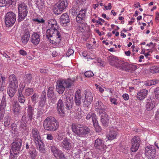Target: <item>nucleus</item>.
Segmentation results:
<instances>
[{"label": "nucleus", "instance_id": "39448f33", "mask_svg": "<svg viewBox=\"0 0 159 159\" xmlns=\"http://www.w3.org/2000/svg\"><path fill=\"white\" fill-rule=\"evenodd\" d=\"M22 143V140L19 138L16 139L15 141L12 143L11 149L10 152L11 157L13 156L14 158L19 153Z\"/></svg>", "mask_w": 159, "mask_h": 159}, {"label": "nucleus", "instance_id": "393cba45", "mask_svg": "<svg viewBox=\"0 0 159 159\" xmlns=\"http://www.w3.org/2000/svg\"><path fill=\"white\" fill-rule=\"evenodd\" d=\"M63 148L66 150H70L72 146L71 140L67 138H65L61 143Z\"/></svg>", "mask_w": 159, "mask_h": 159}, {"label": "nucleus", "instance_id": "a211bd4d", "mask_svg": "<svg viewBox=\"0 0 159 159\" xmlns=\"http://www.w3.org/2000/svg\"><path fill=\"white\" fill-rule=\"evenodd\" d=\"M30 37V32L28 30H25L21 34L20 39L21 42L24 44L28 42Z\"/></svg>", "mask_w": 159, "mask_h": 159}, {"label": "nucleus", "instance_id": "f257e3e1", "mask_svg": "<svg viewBox=\"0 0 159 159\" xmlns=\"http://www.w3.org/2000/svg\"><path fill=\"white\" fill-rule=\"evenodd\" d=\"M48 29L46 32V37L50 42L57 46H59L62 38V33L55 20L51 19L48 21Z\"/></svg>", "mask_w": 159, "mask_h": 159}, {"label": "nucleus", "instance_id": "f8f14e48", "mask_svg": "<svg viewBox=\"0 0 159 159\" xmlns=\"http://www.w3.org/2000/svg\"><path fill=\"white\" fill-rule=\"evenodd\" d=\"M86 16H83L81 15L80 16L78 15H77L76 20V22L80 24V25L79 26V30L81 32H82L83 30H84L86 29V27L87 25V24L85 22V19Z\"/></svg>", "mask_w": 159, "mask_h": 159}, {"label": "nucleus", "instance_id": "1a4fd4ad", "mask_svg": "<svg viewBox=\"0 0 159 159\" xmlns=\"http://www.w3.org/2000/svg\"><path fill=\"white\" fill-rule=\"evenodd\" d=\"M94 148L97 149L96 154L103 152H105L106 146L104 143V141L100 138H98L95 140L94 145Z\"/></svg>", "mask_w": 159, "mask_h": 159}, {"label": "nucleus", "instance_id": "052dcab7", "mask_svg": "<svg viewBox=\"0 0 159 159\" xmlns=\"http://www.w3.org/2000/svg\"><path fill=\"white\" fill-rule=\"evenodd\" d=\"M5 110L4 109H0V120H2L3 118Z\"/></svg>", "mask_w": 159, "mask_h": 159}, {"label": "nucleus", "instance_id": "9b49d317", "mask_svg": "<svg viewBox=\"0 0 159 159\" xmlns=\"http://www.w3.org/2000/svg\"><path fill=\"white\" fill-rule=\"evenodd\" d=\"M146 156L149 159H153L156 155V149L154 146L150 145L147 146L145 150Z\"/></svg>", "mask_w": 159, "mask_h": 159}, {"label": "nucleus", "instance_id": "c85d7f7f", "mask_svg": "<svg viewBox=\"0 0 159 159\" xmlns=\"http://www.w3.org/2000/svg\"><path fill=\"white\" fill-rule=\"evenodd\" d=\"M6 77L2 74H0V93H2L4 87H5V83H6Z\"/></svg>", "mask_w": 159, "mask_h": 159}, {"label": "nucleus", "instance_id": "9d476101", "mask_svg": "<svg viewBox=\"0 0 159 159\" xmlns=\"http://www.w3.org/2000/svg\"><path fill=\"white\" fill-rule=\"evenodd\" d=\"M84 95L85 99L83 103V106L85 107H88L93 100V94L89 90H86L84 91Z\"/></svg>", "mask_w": 159, "mask_h": 159}, {"label": "nucleus", "instance_id": "6ab92c4d", "mask_svg": "<svg viewBox=\"0 0 159 159\" xmlns=\"http://www.w3.org/2000/svg\"><path fill=\"white\" fill-rule=\"evenodd\" d=\"M57 112L61 116L65 115V108L63 102L61 99L59 100L57 104Z\"/></svg>", "mask_w": 159, "mask_h": 159}, {"label": "nucleus", "instance_id": "4468645a", "mask_svg": "<svg viewBox=\"0 0 159 159\" xmlns=\"http://www.w3.org/2000/svg\"><path fill=\"white\" fill-rule=\"evenodd\" d=\"M95 109L99 115L106 113V111L107 109L106 106L101 101H98L97 102L96 104Z\"/></svg>", "mask_w": 159, "mask_h": 159}, {"label": "nucleus", "instance_id": "603ef678", "mask_svg": "<svg viewBox=\"0 0 159 159\" xmlns=\"http://www.w3.org/2000/svg\"><path fill=\"white\" fill-rule=\"evenodd\" d=\"M51 150L54 155H55V153H56L59 150L54 145L51 146Z\"/></svg>", "mask_w": 159, "mask_h": 159}, {"label": "nucleus", "instance_id": "423d86ee", "mask_svg": "<svg viewBox=\"0 0 159 159\" xmlns=\"http://www.w3.org/2000/svg\"><path fill=\"white\" fill-rule=\"evenodd\" d=\"M18 20L19 21H21L27 16L28 11L27 5L24 2H21L18 5Z\"/></svg>", "mask_w": 159, "mask_h": 159}, {"label": "nucleus", "instance_id": "a18cd8bd", "mask_svg": "<svg viewBox=\"0 0 159 159\" xmlns=\"http://www.w3.org/2000/svg\"><path fill=\"white\" fill-rule=\"evenodd\" d=\"M53 88L52 87H49L48 89L47 96L49 98H52L54 95Z\"/></svg>", "mask_w": 159, "mask_h": 159}, {"label": "nucleus", "instance_id": "dca6fc26", "mask_svg": "<svg viewBox=\"0 0 159 159\" xmlns=\"http://www.w3.org/2000/svg\"><path fill=\"white\" fill-rule=\"evenodd\" d=\"M25 87V85L23 84L19 87L17 93V98L18 101L21 103H24L25 100V97L23 94L22 92Z\"/></svg>", "mask_w": 159, "mask_h": 159}, {"label": "nucleus", "instance_id": "338daca9", "mask_svg": "<svg viewBox=\"0 0 159 159\" xmlns=\"http://www.w3.org/2000/svg\"><path fill=\"white\" fill-rule=\"evenodd\" d=\"M122 97L125 100H128L129 98V97L128 94L127 93H125L122 95Z\"/></svg>", "mask_w": 159, "mask_h": 159}, {"label": "nucleus", "instance_id": "2eb2a0df", "mask_svg": "<svg viewBox=\"0 0 159 159\" xmlns=\"http://www.w3.org/2000/svg\"><path fill=\"white\" fill-rule=\"evenodd\" d=\"M91 118H92L94 126L96 128L98 129V130L100 131L101 128L98 125V122L97 119V117L95 113L90 112L87 115L86 117V119L87 120H89Z\"/></svg>", "mask_w": 159, "mask_h": 159}, {"label": "nucleus", "instance_id": "bb28decb", "mask_svg": "<svg viewBox=\"0 0 159 159\" xmlns=\"http://www.w3.org/2000/svg\"><path fill=\"white\" fill-rule=\"evenodd\" d=\"M9 85L18 86V81L14 74L10 75L9 77Z\"/></svg>", "mask_w": 159, "mask_h": 159}, {"label": "nucleus", "instance_id": "c9c22d12", "mask_svg": "<svg viewBox=\"0 0 159 159\" xmlns=\"http://www.w3.org/2000/svg\"><path fill=\"white\" fill-rule=\"evenodd\" d=\"M31 80L32 77L31 75L30 74H28L25 75L24 76L23 80L21 82L20 86L22 84H25H25H29L31 81Z\"/></svg>", "mask_w": 159, "mask_h": 159}, {"label": "nucleus", "instance_id": "864d4df0", "mask_svg": "<svg viewBox=\"0 0 159 159\" xmlns=\"http://www.w3.org/2000/svg\"><path fill=\"white\" fill-rule=\"evenodd\" d=\"M84 75L86 77H90L93 76L94 75V74L91 71L89 70L85 72Z\"/></svg>", "mask_w": 159, "mask_h": 159}, {"label": "nucleus", "instance_id": "bf43d9fd", "mask_svg": "<svg viewBox=\"0 0 159 159\" xmlns=\"http://www.w3.org/2000/svg\"><path fill=\"white\" fill-rule=\"evenodd\" d=\"M95 86L96 87V89H98V91L101 93L103 92L104 90L100 86L98 85L97 84H95Z\"/></svg>", "mask_w": 159, "mask_h": 159}, {"label": "nucleus", "instance_id": "49530a36", "mask_svg": "<svg viewBox=\"0 0 159 159\" xmlns=\"http://www.w3.org/2000/svg\"><path fill=\"white\" fill-rule=\"evenodd\" d=\"M10 117L8 115L6 116L4 118V125L5 127L8 126L10 124Z\"/></svg>", "mask_w": 159, "mask_h": 159}, {"label": "nucleus", "instance_id": "a878e982", "mask_svg": "<svg viewBox=\"0 0 159 159\" xmlns=\"http://www.w3.org/2000/svg\"><path fill=\"white\" fill-rule=\"evenodd\" d=\"M101 116V121L103 126L106 127L109 122L110 117L106 113L100 115Z\"/></svg>", "mask_w": 159, "mask_h": 159}, {"label": "nucleus", "instance_id": "2f4dec72", "mask_svg": "<svg viewBox=\"0 0 159 159\" xmlns=\"http://www.w3.org/2000/svg\"><path fill=\"white\" fill-rule=\"evenodd\" d=\"M18 86H11L8 85L7 89V93L11 97H13L15 94Z\"/></svg>", "mask_w": 159, "mask_h": 159}, {"label": "nucleus", "instance_id": "cd10ccee", "mask_svg": "<svg viewBox=\"0 0 159 159\" xmlns=\"http://www.w3.org/2000/svg\"><path fill=\"white\" fill-rule=\"evenodd\" d=\"M12 110L15 115L17 116L20 113L21 111V106L16 101H14L13 103Z\"/></svg>", "mask_w": 159, "mask_h": 159}, {"label": "nucleus", "instance_id": "6e6552de", "mask_svg": "<svg viewBox=\"0 0 159 159\" xmlns=\"http://www.w3.org/2000/svg\"><path fill=\"white\" fill-rule=\"evenodd\" d=\"M15 14L12 12H8L6 15L5 21L7 27L12 26L15 23L16 20Z\"/></svg>", "mask_w": 159, "mask_h": 159}, {"label": "nucleus", "instance_id": "8fccbe9b", "mask_svg": "<svg viewBox=\"0 0 159 159\" xmlns=\"http://www.w3.org/2000/svg\"><path fill=\"white\" fill-rule=\"evenodd\" d=\"M87 12V9L85 8L81 9L79 12L78 14L77 15L79 16L80 15L82 16H86V13Z\"/></svg>", "mask_w": 159, "mask_h": 159}, {"label": "nucleus", "instance_id": "4be33fe9", "mask_svg": "<svg viewBox=\"0 0 159 159\" xmlns=\"http://www.w3.org/2000/svg\"><path fill=\"white\" fill-rule=\"evenodd\" d=\"M117 129L115 127H113L111 128L110 131L107 137L108 140H111L115 139L118 134Z\"/></svg>", "mask_w": 159, "mask_h": 159}, {"label": "nucleus", "instance_id": "680f3d73", "mask_svg": "<svg viewBox=\"0 0 159 159\" xmlns=\"http://www.w3.org/2000/svg\"><path fill=\"white\" fill-rule=\"evenodd\" d=\"M11 129L15 132L17 131L16 125V124L13 123L11 125Z\"/></svg>", "mask_w": 159, "mask_h": 159}, {"label": "nucleus", "instance_id": "79ce46f5", "mask_svg": "<svg viewBox=\"0 0 159 159\" xmlns=\"http://www.w3.org/2000/svg\"><path fill=\"white\" fill-rule=\"evenodd\" d=\"M158 82L159 80H148L145 82V84L147 86H150L156 84Z\"/></svg>", "mask_w": 159, "mask_h": 159}, {"label": "nucleus", "instance_id": "b1692460", "mask_svg": "<svg viewBox=\"0 0 159 159\" xmlns=\"http://www.w3.org/2000/svg\"><path fill=\"white\" fill-rule=\"evenodd\" d=\"M81 90L78 89L77 90L75 96V102L77 106H79L81 103V99L82 97L81 93Z\"/></svg>", "mask_w": 159, "mask_h": 159}, {"label": "nucleus", "instance_id": "e433bc0d", "mask_svg": "<svg viewBox=\"0 0 159 159\" xmlns=\"http://www.w3.org/2000/svg\"><path fill=\"white\" fill-rule=\"evenodd\" d=\"M109 63L111 66L116 67L119 59L116 57L114 56H110L108 58Z\"/></svg>", "mask_w": 159, "mask_h": 159}, {"label": "nucleus", "instance_id": "4c0bfd02", "mask_svg": "<svg viewBox=\"0 0 159 159\" xmlns=\"http://www.w3.org/2000/svg\"><path fill=\"white\" fill-rule=\"evenodd\" d=\"M46 92L45 90L42 92L41 99L39 103V106L41 107H43L46 102Z\"/></svg>", "mask_w": 159, "mask_h": 159}, {"label": "nucleus", "instance_id": "58836bf2", "mask_svg": "<svg viewBox=\"0 0 159 159\" xmlns=\"http://www.w3.org/2000/svg\"><path fill=\"white\" fill-rule=\"evenodd\" d=\"M35 6L39 10H42L44 7V0H36Z\"/></svg>", "mask_w": 159, "mask_h": 159}, {"label": "nucleus", "instance_id": "5fc2aeb1", "mask_svg": "<svg viewBox=\"0 0 159 159\" xmlns=\"http://www.w3.org/2000/svg\"><path fill=\"white\" fill-rule=\"evenodd\" d=\"M39 97V95L38 94L34 93L31 97L32 101L33 102H35Z\"/></svg>", "mask_w": 159, "mask_h": 159}, {"label": "nucleus", "instance_id": "473e14b6", "mask_svg": "<svg viewBox=\"0 0 159 159\" xmlns=\"http://www.w3.org/2000/svg\"><path fill=\"white\" fill-rule=\"evenodd\" d=\"M155 106V102L151 99L147 100V102L146 105V109L148 111L152 110Z\"/></svg>", "mask_w": 159, "mask_h": 159}, {"label": "nucleus", "instance_id": "3c124183", "mask_svg": "<svg viewBox=\"0 0 159 159\" xmlns=\"http://www.w3.org/2000/svg\"><path fill=\"white\" fill-rule=\"evenodd\" d=\"M150 71L153 73L158 72L159 71V67L157 66H152L150 69Z\"/></svg>", "mask_w": 159, "mask_h": 159}, {"label": "nucleus", "instance_id": "c756f323", "mask_svg": "<svg viewBox=\"0 0 159 159\" xmlns=\"http://www.w3.org/2000/svg\"><path fill=\"white\" fill-rule=\"evenodd\" d=\"M66 88H69L73 85L75 81V79H67L61 80Z\"/></svg>", "mask_w": 159, "mask_h": 159}, {"label": "nucleus", "instance_id": "de8ad7c7", "mask_svg": "<svg viewBox=\"0 0 159 159\" xmlns=\"http://www.w3.org/2000/svg\"><path fill=\"white\" fill-rule=\"evenodd\" d=\"M29 154L32 159H34L37 155L36 150L34 148H31L29 151Z\"/></svg>", "mask_w": 159, "mask_h": 159}, {"label": "nucleus", "instance_id": "20e7f679", "mask_svg": "<svg viewBox=\"0 0 159 159\" xmlns=\"http://www.w3.org/2000/svg\"><path fill=\"white\" fill-rule=\"evenodd\" d=\"M43 125L45 130L54 131L58 128L59 124L54 117L50 116L47 117L44 120Z\"/></svg>", "mask_w": 159, "mask_h": 159}, {"label": "nucleus", "instance_id": "a19ab883", "mask_svg": "<svg viewBox=\"0 0 159 159\" xmlns=\"http://www.w3.org/2000/svg\"><path fill=\"white\" fill-rule=\"evenodd\" d=\"M54 157L58 159H65L64 155L63 153L60 150H59L54 155Z\"/></svg>", "mask_w": 159, "mask_h": 159}, {"label": "nucleus", "instance_id": "ddd939ff", "mask_svg": "<svg viewBox=\"0 0 159 159\" xmlns=\"http://www.w3.org/2000/svg\"><path fill=\"white\" fill-rule=\"evenodd\" d=\"M116 65V67L119 70L126 71H129L130 70L129 65L124 61L119 59Z\"/></svg>", "mask_w": 159, "mask_h": 159}, {"label": "nucleus", "instance_id": "f03ea898", "mask_svg": "<svg viewBox=\"0 0 159 159\" xmlns=\"http://www.w3.org/2000/svg\"><path fill=\"white\" fill-rule=\"evenodd\" d=\"M71 129L74 135H76L77 137H85L90 132L89 128L80 124H73Z\"/></svg>", "mask_w": 159, "mask_h": 159}, {"label": "nucleus", "instance_id": "4d7b16f0", "mask_svg": "<svg viewBox=\"0 0 159 159\" xmlns=\"http://www.w3.org/2000/svg\"><path fill=\"white\" fill-rule=\"evenodd\" d=\"M74 53V50L71 48H69L67 51V52L66 53V54L67 56L68 57L70 56L71 55L73 54Z\"/></svg>", "mask_w": 159, "mask_h": 159}, {"label": "nucleus", "instance_id": "e2e57ef3", "mask_svg": "<svg viewBox=\"0 0 159 159\" xmlns=\"http://www.w3.org/2000/svg\"><path fill=\"white\" fill-rule=\"evenodd\" d=\"M46 139L49 140H51L53 139V137L51 134H46Z\"/></svg>", "mask_w": 159, "mask_h": 159}, {"label": "nucleus", "instance_id": "f704fd0d", "mask_svg": "<svg viewBox=\"0 0 159 159\" xmlns=\"http://www.w3.org/2000/svg\"><path fill=\"white\" fill-rule=\"evenodd\" d=\"M148 93V90L145 89H142L138 93L137 97L140 100H143L146 97Z\"/></svg>", "mask_w": 159, "mask_h": 159}, {"label": "nucleus", "instance_id": "ea45409f", "mask_svg": "<svg viewBox=\"0 0 159 159\" xmlns=\"http://www.w3.org/2000/svg\"><path fill=\"white\" fill-rule=\"evenodd\" d=\"M12 4L11 0H0V7L5 6L8 7Z\"/></svg>", "mask_w": 159, "mask_h": 159}, {"label": "nucleus", "instance_id": "5701e85b", "mask_svg": "<svg viewBox=\"0 0 159 159\" xmlns=\"http://www.w3.org/2000/svg\"><path fill=\"white\" fill-rule=\"evenodd\" d=\"M56 87L57 92L60 94L63 93L66 88L61 80H58L57 81Z\"/></svg>", "mask_w": 159, "mask_h": 159}, {"label": "nucleus", "instance_id": "13d9d810", "mask_svg": "<svg viewBox=\"0 0 159 159\" xmlns=\"http://www.w3.org/2000/svg\"><path fill=\"white\" fill-rule=\"evenodd\" d=\"M155 96L156 98L159 100V87L157 88L155 90Z\"/></svg>", "mask_w": 159, "mask_h": 159}, {"label": "nucleus", "instance_id": "7c9ffc66", "mask_svg": "<svg viewBox=\"0 0 159 159\" xmlns=\"http://www.w3.org/2000/svg\"><path fill=\"white\" fill-rule=\"evenodd\" d=\"M66 100L65 102L66 108L68 110L71 109L73 106V100L70 98L66 96Z\"/></svg>", "mask_w": 159, "mask_h": 159}, {"label": "nucleus", "instance_id": "72a5a7b5", "mask_svg": "<svg viewBox=\"0 0 159 159\" xmlns=\"http://www.w3.org/2000/svg\"><path fill=\"white\" fill-rule=\"evenodd\" d=\"M34 107H32L30 105L28 106L27 109L28 120L31 121L32 120L33 116L34 114Z\"/></svg>", "mask_w": 159, "mask_h": 159}, {"label": "nucleus", "instance_id": "0eeeda50", "mask_svg": "<svg viewBox=\"0 0 159 159\" xmlns=\"http://www.w3.org/2000/svg\"><path fill=\"white\" fill-rule=\"evenodd\" d=\"M67 5V0H59L53 8L54 13L58 14L61 13L66 8Z\"/></svg>", "mask_w": 159, "mask_h": 159}, {"label": "nucleus", "instance_id": "6e6d98bb", "mask_svg": "<svg viewBox=\"0 0 159 159\" xmlns=\"http://www.w3.org/2000/svg\"><path fill=\"white\" fill-rule=\"evenodd\" d=\"M33 21L38 23H43L44 20L43 18H34L33 19Z\"/></svg>", "mask_w": 159, "mask_h": 159}, {"label": "nucleus", "instance_id": "774afa93", "mask_svg": "<svg viewBox=\"0 0 159 159\" xmlns=\"http://www.w3.org/2000/svg\"><path fill=\"white\" fill-rule=\"evenodd\" d=\"M155 118L157 120H159V109L157 110L156 112L155 115Z\"/></svg>", "mask_w": 159, "mask_h": 159}, {"label": "nucleus", "instance_id": "69168bd1", "mask_svg": "<svg viewBox=\"0 0 159 159\" xmlns=\"http://www.w3.org/2000/svg\"><path fill=\"white\" fill-rule=\"evenodd\" d=\"M105 9L106 10H110L111 8V4L110 3H109L107 4V6H104Z\"/></svg>", "mask_w": 159, "mask_h": 159}, {"label": "nucleus", "instance_id": "0e129e2a", "mask_svg": "<svg viewBox=\"0 0 159 159\" xmlns=\"http://www.w3.org/2000/svg\"><path fill=\"white\" fill-rule=\"evenodd\" d=\"M110 100L112 104L114 105H117L118 104L117 100L115 98H110Z\"/></svg>", "mask_w": 159, "mask_h": 159}, {"label": "nucleus", "instance_id": "37998d69", "mask_svg": "<svg viewBox=\"0 0 159 159\" xmlns=\"http://www.w3.org/2000/svg\"><path fill=\"white\" fill-rule=\"evenodd\" d=\"M33 92V89L31 88H27L25 89L24 94L26 96H29L31 95Z\"/></svg>", "mask_w": 159, "mask_h": 159}, {"label": "nucleus", "instance_id": "f3484780", "mask_svg": "<svg viewBox=\"0 0 159 159\" xmlns=\"http://www.w3.org/2000/svg\"><path fill=\"white\" fill-rule=\"evenodd\" d=\"M132 147L131 149L132 152H135L138 149L140 145L139 139L138 137L134 136L131 140Z\"/></svg>", "mask_w": 159, "mask_h": 159}, {"label": "nucleus", "instance_id": "412c9836", "mask_svg": "<svg viewBox=\"0 0 159 159\" xmlns=\"http://www.w3.org/2000/svg\"><path fill=\"white\" fill-rule=\"evenodd\" d=\"M31 42L35 46L37 45L40 42V35L37 33H33L31 35Z\"/></svg>", "mask_w": 159, "mask_h": 159}, {"label": "nucleus", "instance_id": "09e8293b", "mask_svg": "<svg viewBox=\"0 0 159 159\" xmlns=\"http://www.w3.org/2000/svg\"><path fill=\"white\" fill-rule=\"evenodd\" d=\"M25 118L24 116L22 117L20 123V127L23 129L25 128L26 125Z\"/></svg>", "mask_w": 159, "mask_h": 159}, {"label": "nucleus", "instance_id": "aec40b11", "mask_svg": "<svg viewBox=\"0 0 159 159\" xmlns=\"http://www.w3.org/2000/svg\"><path fill=\"white\" fill-rule=\"evenodd\" d=\"M61 24L63 26H66L68 25L70 22L69 16L66 13L63 14L60 18Z\"/></svg>", "mask_w": 159, "mask_h": 159}, {"label": "nucleus", "instance_id": "7ed1b4c3", "mask_svg": "<svg viewBox=\"0 0 159 159\" xmlns=\"http://www.w3.org/2000/svg\"><path fill=\"white\" fill-rule=\"evenodd\" d=\"M31 136L35 143L36 147L38 148L40 152H44L45 148L43 143L42 140L40 133L36 128H32L31 130Z\"/></svg>", "mask_w": 159, "mask_h": 159}, {"label": "nucleus", "instance_id": "c03bdc74", "mask_svg": "<svg viewBox=\"0 0 159 159\" xmlns=\"http://www.w3.org/2000/svg\"><path fill=\"white\" fill-rule=\"evenodd\" d=\"M6 106V96L3 95L2 97L1 103L0 104V109L5 110Z\"/></svg>", "mask_w": 159, "mask_h": 159}]
</instances>
